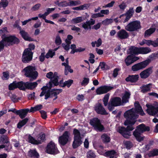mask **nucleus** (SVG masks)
I'll return each instance as SVG.
<instances>
[{"label":"nucleus","mask_w":158,"mask_h":158,"mask_svg":"<svg viewBox=\"0 0 158 158\" xmlns=\"http://www.w3.org/2000/svg\"><path fill=\"white\" fill-rule=\"evenodd\" d=\"M0 4H1L3 7L5 8L7 6L8 2L7 0H1V2L0 3Z\"/></svg>","instance_id":"nucleus-64"},{"label":"nucleus","mask_w":158,"mask_h":158,"mask_svg":"<svg viewBox=\"0 0 158 158\" xmlns=\"http://www.w3.org/2000/svg\"><path fill=\"white\" fill-rule=\"evenodd\" d=\"M19 34L21 35L22 37L26 41H35L36 40H34L29 36V34L28 33L26 32L25 31L23 30L19 32Z\"/></svg>","instance_id":"nucleus-24"},{"label":"nucleus","mask_w":158,"mask_h":158,"mask_svg":"<svg viewBox=\"0 0 158 158\" xmlns=\"http://www.w3.org/2000/svg\"><path fill=\"white\" fill-rule=\"evenodd\" d=\"M132 110V109H130L126 111L124 114V116L126 119L124 122V124L125 126H127L126 128L129 136L131 135L129 131L134 129L133 125L135 124L137 118V115H135L134 112L131 111Z\"/></svg>","instance_id":"nucleus-1"},{"label":"nucleus","mask_w":158,"mask_h":158,"mask_svg":"<svg viewBox=\"0 0 158 158\" xmlns=\"http://www.w3.org/2000/svg\"><path fill=\"white\" fill-rule=\"evenodd\" d=\"M116 153V152L114 150L108 151L105 152L104 156L107 157H110L112 155H114Z\"/></svg>","instance_id":"nucleus-54"},{"label":"nucleus","mask_w":158,"mask_h":158,"mask_svg":"<svg viewBox=\"0 0 158 158\" xmlns=\"http://www.w3.org/2000/svg\"><path fill=\"white\" fill-rule=\"evenodd\" d=\"M28 121V118H26L22 120H20L17 124V127L19 129H21L25 125Z\"/></svg>","instance_id":"nucleus-40"},{"label":"nucleus","mask_w":158,"mask_h":158,"mask_svg":"<svg viewBox=\"0 0 158 158\" xmlns=\"http://www.w3.org/2000/svg\"><path fill=\"white\" fill-rule=\"evenodd\" d=\"M9 77V73L8 72H4L3 73L2 78L3 80H7Z\"/></svg>","instance_id":"nucleus-62"},{"label":"nucleus","mask_w":158,"mask_h":158,"mask_svg":"<svg viewBox=\"0 0 158 158\" xmlns=\"http://www.w3.org/2000/svg\"><path fill=\"white\" fill-rule=\"evenodd\" d=\"M94 109L98 114L101 115H107L108 114L101 103L98 102L96 104Z\"/></svg>","instance_id":"nucleus-16"},{"label":"nucleus","mask_w":158,"mask_h":158,"mask_svg":"<svg viewBox=\"0 0 158 158\" xmlns=\"http://www.w3.org/2000/svg\"><path fill=\"white\" fill-rule=\"evenodd\" d=\"M0 142L3 144H6L5 145H7V147H8L10 145V142L9 141V139L6 135H2L0 137Z\"/></svg>","instance_id":"nucleus-31"},{"label":"nucleus","mask_w":158,"mask_h":158,"mask_svg":"<svg viewBox=\"0 0 158 158\" xmlns=\"http://www.w3.org/2000/svg\"><path fill=\"white\" fill-rule=\"evenodd\" d=\"M23 91H25L26 89L32 90L35 89L37 86L38 84L36 82H31L27 81L24 82L22 81Z\"/></svg>","instance_id":"nucleus-12"},{"label":"nucleus","mask_w":158,"mask_h":158,"mask_svg":"<svg viewBox=\"0 0 158 158\" xmlns=\"http://www.w3.org/2000/svg\"><path fill=\"white\" fill-rule=\"evenodd\" d=\"M62 43V40L60 36L59 35H56L55 41V44L57 45H60Z\"/></svg>","instance_id":"nucleus-56"},{"label":"nucleus","mask_w":158,"mask_h":158,"mask_svg":"<svg viewBox=\"0 0 158 158\" xmlns=\"http://www.w3.org/2000/svg\"><path fill=\"white\" fill-rule=\"evenodd\" d=\"M104 16V15L101 14L100 13H98L93 14L91 16V17L92 18H96L99 17H102Z\"/></svg>","instance_id":"nucleus-60"},{"label":"nucleus","mask_w":158,"mask_h":158,"mask_svg":"<svg viewBox=\"0 0 158 158\" xmlns=\"http://www.w3.org/2000/svg\"><path fill=\"white\" fill-rule=\"evenodd\" d=\"M141 28V26L139 21L136 20L129 23L125 27V28L127 31L131 32L137 31Z\"/></svg>","instance_id":"nucleus-6"},{"label":"nucleus","mask_w":158,"mask_h":158,"mask_svg":"<svg viewBox=\"0 0 158 158\" xmlns=\"http://www.w3.org/2000/svg\"><path fill=\"white\" fill-rule=\"evenodd\" d=\"M55 8H48L46 9V12H45L43 14H39L38 16L40 18H42L43 19H45L46 16L48 15L51 12L55 10Z\"/></svg>","instance_id":"nucleus-29"},{"label":"nucleus","mask_w":158,"mask_h":158,"mask_svg":"<svg viewBox=\"0 0 158 158\" xmlns=\"http://www.w3.org/2000/svg\"><path fill=\"white\" fill-rule=\"evenodd\" d=\"M138 59L137 57L131 55H128L125 60V62L127 66H128L131 64Z\"/></svg>","instance_id":"nucleus-22"},{"label":"nucleus","mask_w":158,"mask_h":158,"mask_svg":"<svg viewBox=\"0 0 158 158\" xmlns=\"http://www.w3.org/2000/svg\"><path fill=\"white\" fill-rule=\"evenodd\" d=\"M94 22L92 21H87L84 22L82 23V27L85 30H91V25H94Z\"/></svg>","instance_id":"nucleus-34"},{"label":"nucleus","mask_w":158,"mask_h":158,"mask_svg":"<svg viewBox=\"0 0 158 158\" xmlns=\"http://www.w3.org/2000/svg\"><path fill=\"white\" fill-rule=\"evenodd\" d=\"M66 43V45L65 44L63 43L62 44V46L63 48H64L65 50L66 51L69 50L70 48V43L69 42H65Z\"/></svg>","instance_id":"nucleus-59"},{"label":"nucleus","mask_w":158,"mask_h":158,"mask_svg":"<svg viewBox=\"0 0 158 158\" xmlns=\"http://www.w3.org/2000/svg\"><path fill=\"white\" fill-rule=\"evenodd\" d=\"M73 133L74 135V138L76 137V138H81L80 133L78 130L74 128L73 130Z\"/></svg>","instance_id":"nucleus-51"},{"label":"nucleus","mask_w":158,"mask_h":158,"mask_svg":"<svg viewBox=\"0 0 158 158\" xmlns=\"http://www.w3.org/2000/svg\"><path fill=\"white\" fill-rule=\"evenodd\" d=\"M110 96V94L109 93L107 94L103 98L102 101L103 104L105 106H107L108 105V100Z\"/></svg>","instance_id":"nucleus-44"},{"label":"nucleus","mask_w":158,"mask_h":158,"mask_svg":"<svg viewBox=\"0 0 158 158\" xmlns=\"http://www.w3.org/2000/svg\"><path fill=\"white\" fill-rule=\"evenodd\" d=\"M33 53H31L24 50L22 54V61L24 63H28L31 61L33 58Z\"/></svg>","instance_id":"nucleus-10"},{"label":"nucleus","mask_w":158,"mask_h":158,"mask_svg":"<svg viewBox=\"0 0 158 158\" xmlns=\"http://www.w3.org/2000/svg\"><path fill=\"white\" fill-rule=\"evenodd\" d=\"M139 76L138 74L129 75L125 78V81L127 82L131 83H136L139 80Z\"/></svg>","instance_id":"nucleus-19"},{"label":"nucleus","mask_w":158,"mask_h":158,"mask_svg":"<svg viewBox=\"0 0 158 158\" xmlns=\"http://www.w3.org/2000/svg\"><path fill=\"white\" fill-rule=\"evenodd\" d=\"M9 40L7 38L2 39L0 41V52L2 51L4 48V47H8L14 45L9 43Z\"/></svg>","instance_id":"nucleus-20"},{"label":"nucleus","mask_w":158,"mask_h":158,"mask_svg":"<svg viewBox=\"0 0 158 158\" xmlns=\"http://www.w3.org/2000/svg\"><path fill=\"white\" fill-rule=\"evenodd\" d=\"M129 54L131 55L133 54L138 55L139 54V48L132 46L129 48Z\"/></svg>","instance_id":"nucleus-35"},{"label":"nucleus","mask_w":158,"mask_h":158,"mask_svg":"<svg viewBox=\"0 0 158 158\" xmlns=\"http://www.w3.org/2000/svg\"><path fill=\"white\" fill-rule=\"evenodd\" d=\"M45 138V135L44 134H40L38 136L37 141H40L41 143V142H44Z\"/></svg>","instance_id":"nucleus-57"},{"label":"nucleus","mask_w":158,"mask_h":158,"mask_svg":"<svg viewBox=\"0 0 158 158\" xmlns=\"http://www.w3.org/2000/svg\"><path fill=\"white\" fill-rule=\"evenodd\" d=\"M89 79L88 78L84 77L83 78V80L81 83V85L82 86H85L87 85L89 83Z\"/></svg>","instance_id":"nucleus-55"},{"label":"nucleus","mask_w":158,"mask_h":158,"mask_svg":"<svg viewBox=\"0 0 158 158\" xmlns=\"http://www.w3.org/2000/svg\"><path fill=\"white\" fill-rule=\"evenodd\" d=\"M103 70H107L109 69V66L104 62H101L99 66Z\"/></svg>","instance_id":"nucleus-52"},{"label":"nucleus","mask_w":158,"mask_h":158,"mask_svg":"<svg viewBox=\"0 0 158 158\" xmlns=\"http://www.w3.org/2000/svg\"><path fill=\"white\" fill-rule=\"evenodd\" d=\"M128 33L124 29H122L117 32V37L120 39H125L128 38Z\"/></svg>","instance_id":"nucleus-21"},{"label":"nucleus","mask_w":158,"mask_h":158,"mask_svg":"<svg viewBox=\"0 0 158 158\" xmlns=\"http://www.w3.org/2000/svg\"><path fill=\"white\" fill-rule=\"evenodd\" d=\"M158 156V149H154L151 151L149 153V156L150 157H153Z\"/></svg>","instance_id":"nucleus-53"},{"label":"nucleus","mask_w":158,"mask_h":158,"mask_svg":"<svg viewBox=\"0 0 158 158\" xmlns=\"http://www.w3.org/2000/svg\"><path fill=\"white\" fill-rule=\"evenodd\" d=\"M35 66L29 65L25 68L23 70L25 73L24 75L27 77L30 78V81H32L35 80L38 76V73L36 71Z\"/></svg>","instance_id":"nucleus-2"},{"label":"nucleus","mask_w":158,"mask_h":158,"mask_svg":"<svg viewBox=\"0 0 158 158\" xmlns=\"http://www.w3.org/2000/svg\"><path fill=\"white\" fill-rule=\"evenodd\" d=\"M133 135L135 137L136 140L139 142H140L144 140V136H141V134L138 133L137 132L134 131Z\"/></svg>","instance_id":"nucleus-36"},{"label":"nucleus","mask_w":158,"mask_h":158,"mask_svg":"<svg viewBox=\"0 0 158 158\" xmlns=\"http://www.w3.org/2000/svg\"><path fill=\"white\" fill-rule=\"evenodd\" d=\"M87 158H95L96 155L94 152L92 150H90L87 152Z\"/></svg>","instance_id":"nucleus-46"},{"label":"nucleus","mask_w":158,"mask_h":158,"mask_svg":"<svg viewBox=\"0 0 158 158\" xmlns=\"http://www.w3.org/2000/svg\"><path fill=\"white\" fill-rule=\"evenodd\" d=\"M101 138L102 142L104 143H108L110 141V137L106 134H103L102 135Z\"/></svg>","instance_id":"nucleus-42"},{"label":"nucleus","mask_w":158,"mask_h":158,"mask_svg":"<svg viewBox=\"0 0 158 158\" xmlns=\"http://www.w3.org/2000/svg\"><path fill=\"white\" fill-rule=\"evenodd\" d=\"M124 146L128 150L130 149L133 147V144L130 141H126L124 142Z\"/></svg>","instance_id":"nucleus-48"},{"label":"nucleus","mask_w":158,"mask_h":158,"mask_svg":"<svg viewBox=\"0 0 158 158\" xmlns=\"http://www.w3.org/2000/svg\"><path fill=\"white\" fill-rule=\"evenodd\" d=\"M155 28H150L147 30L144 33V36L145 38L150 36L156 31Z\"/></svg>","instance_id":"nucleus-33"},{"label":"nucleus","mask_w":158,"mask_h":158,"mask_svg":"<svg viewBox=\"0 0 158 158\" xmlns=\"http://www.w3.org/2000/svg\"><path fill=\"white\" fill-rule=\"evenodd\" d=\"M22 81L17 82L14 81L12 83H10L8 86V89L10 90H13L15 89L18 88L20 90H23Z\"/></svg>","instance_id":"nucleus-13"},{"label":"nucleus","mask_w":158,"mask_h":158,"mask_svg":"<svg viewBox=\"0 0 158 158\" xmlns=\"http://www.w3.org/2000/svg\"><path fill=\"white\" fill-rule=\"evenodd\" d=\"M74 138L72 144V147L73 149H76L80 146L82 143L81 138Z\"/></svg>","instance_id":"nucleus-25"},{"label":"nucleus","mask_w":158,"mask_h":158,"mask_svg":"<svg viewBox=\"0 0 158 158\" xmlns=\"http://www.w3.org/2000/svg\"><path fill=\"white\" fill-rule=\"evenodd\" d=\"M35 45L33 44H30L28 45V48H26L24 50L28 52L31 53H33L32 52V50H34L35 49Z\"/></svg>","instance_id":"nucleus-45"},{"label":"nucleus","mask_w":158,"mask_h":158,"mask_svg":"<svg viewBox=\"0 0 158 158\" xmlns=\"http://www.w3.org/2000/svg\"><path fill=\"white\" fill-rule=\"evenodd\" d=\"M69 6H76L81 4V2L80 0L71 1L69 2Z\"/></svg>","instance_id":"nucleus-49"},{"label":"nucleus","mask_w":158,"mask_h":158,"mask_svg":"<svg viewBox=\"0 0 158 158\" xmlns=\"http://www.w3.org/2000/svg\"><path fill=\"white\" fill-rule=\"evenodd\" d=\"M89 124L97 131L102 132L105 129V127L102 124L100 120L98 118L95 117L91 119Z\"/></svg>","instance_id":"nucleus-4"},{"label":"nucleus","mask_w":158,"mask_h":158,"mask_svg":"<svg viewBox=\"0 0 158 158\" xmlns=\"http://www.w3.org/2000/svg\"><path fill=\"white\" fill-rule=\"evenodd\" d=\"M30 110L28 109H23L19 110L18 115L22 119L24 118L27 115Z\"/></svg>","instance_id":"nucleus-26"},{"label":"nucleus","mask_w":158,"mask_h":158,"mask_svg":"<svg viewBox=\"0 0 158 158\" xmlns=\"http://www.w3.org/2000/svg\"><path fill=\"white\" fill-rule=\"evenodd\" d=\"M7 32V28L6 27L3 28L0 30V36L2 39L4 38H7L10 40L8 42L9 43L13 45L18 44L20 42L19 39L15 35H6V34Z\"/></svg>","instance_id":"nucleus-3"},{"label":"nucleus","mask_w":158,"mask_h":158,"mask_svg":"<svg viewBox=\"0 0 158 158\" xmlns=\"http://www.w3.org/2000/svg\"><path fill=\"white\" fill-rule=\"evenodd\" d=\"M131 109H132V110L131 111L133 112L134 114L135 115H137V118L139 117V115L137 114L136 113L139 114L141 116H143L145 114L140 106L135 107L134 109L132 108Z\"/></svg>","instance_id":"nucleus-23"},{"label":"nucleus","mask_w":158,"mask_h":158,"mask_svg":"<svg viewBox=\"0 0 158 158\" xmlns=\"http://www.w3.org/2000/svg\"><path fill=\"white\" fill-rule=\"evenodd\" d=\"M69 132L66 131L64 132L61 136L59 137L58 142L60 145L64 146L67 143L69 139Z\"/></svg>","instance_id":"nucleus-9"},{"label":"nucleus","mask_w":158,"mask_h":158,"mask_svg":"<svg viewBox=\"0 0 158 158\" xmlns=\"http://www.w3.org/2000/svg\"><path fill=\"white\" fill-rule=\"evenodd\" d=\"M58 78H52L49 82V88L50 89L52 88V84H53L55 86H57L59 84L58 81Z\"/></svg>","instance_id":"nucleus-39"},{"label":"nucleus","mask_w":158,"mask_h":158,"mask_svg":"<svg viewBox=\"0 0 158 158\" xmlns=\"http://www.w3.org/2000/svg\"><path fill=\"white\" fill-rule=\"evenodd\" d=\"M151 51V49L148 47L139 48V54H146L150 52Z\"/></svg>","instance_id":"nucleus-37"},{"label":"nucleus","mask_w":158,"mask_h":158,"mask_svg":"<svg viewBox=\"0 0 158 158\" xmlns=\"http://www.w3.org/2000/svg\"><path fill=\"white\" fill-rule=\"evenodd\" d=\"M40 112L41 114L42 118L44 119H46L47 118V112L43 110H40Z\"/></svg>","instance_id":"nucleus-61"},{"label":"nucleus","mask_w":158,"mask_h":158,"mask_svg":"<svg viewBox=\"0 0 158 158\" xmlns=\"http://www.w3.org/2000/svg\"><path fill=\"white\" fill-rule=\"evenodd\" d=\"M113 22V19H106L102 22V24L105 25H108Z\"/></svg>","instance_id":"nucleus-50"},{"label":"nucleus","mask_w":158,"mask_h":158,"mask_svg":"<svg viewBox=\"0 0 158 158\" xmlns=\"http://www.w3.org/2000/svg\"><path fill=\"white\" fill-rule=\"evenodd\" d=\"M28 142L29 143H31L33 144L38 145L39 144H41V143L40 141H37L31 135H29L28 137Z\"/></svg>","instance_id":"nucleus-38"},{"label":"nucleus","mask_w":158,"mask_h":158,"mask_svg":"<svg viewBox=\"0 0 158 158\" xmlns=\"http://www.w3.org/2000/svg\"><path fill=\"white\" fill-rule=\"evenodd\" d=\"M146 106L147 107V112L149 115L154 116L158 113V106H154L148 104H146Z\"/></svg>","instance_id":"nucleus-14"},{"label":"nucleus","mask_w":158,"mask_h":158,"mask_svg":"<svg viewBox=\"0 0 158 158\" xmlns=\"http://www.w3.org/2000/svg\"><path fill=\"white\" fill-rule=\"evenodd\" d=\"M150 130L149 127L146 126L144 124L142 123L137 126L134 131L142 134L144 132L149 131Z\"/></svg>","instance_id":"nucleus-17"},{"label":"nucleus","mask_w":158,"mask_h":158,"mask_svg":"<svg viewBox=\"0 0 158 158\" xmlns=\"http://www.w3.org/2000/svg\"><path fill=\"white\" fill-rule=\"evenodd\" d=\"M46 152L48 154L55 155L58 154L59 151L54 142L50 141L46 147Z\"/></svg>","instance_id":"nucleus-8"},{"label":"nucleus","mask_w":158,"mask_h":158,"mask_svg":"<svg viewBox=\"0 0 158 158\" xmlns=\"http://www.w3.org/2000/svg\"><path fill=\"white\" fill-rule=\"evenodd\" d=\"M113 88L112 86L102 85L97 89L96 93L98 95H101L107 93Z\"/></svg>","instance_id":"nucleus-11"},{"label":"nucleus","mask_w":158,"mask_h":158,"mask_svg":"<svg viewBox=\"0 0 158 158\" xmlns=\"http://www.w3.org/2000/svg\"><path fill=\"white\" fill-rule=\"evenodd\" d=\"M28 156L31 158H39V154L35 149H30L28 152Z\"/></svg>","instance_id":"nucleus-27"},{"label":"nucleus","mask_w":158,"mask_h":158,"mask_svg":"<svg viewBox=\"0 0 158 158\" xmlns=\"http://www.w3.org/2000/svg\"><path fill=\"white\" fill-rule=\"evenodd\" d=\"M131 95L130 92L126 91L122 97V102L123 103H126L129 102V99Z\"/></svg>","instance_id":"nucleus-30"},{"label":"nucleus","mask_w":158,"mask_h":158,"mask_svg":"<svg viewBox=\"0 0 158 158\" xmlns=\"http://www.w3.org/2000/svg\"><path fill=\"white\" fill-rule=\"evenodd\" d=\"M150 62V60H147L135 64L132 66L131 68V70L133 72H136L142 69L145 68L149 64Z\"/></svg>","instance_id":"nucleus-7"},{"label":"nucleus","mask_w":158,"mask_h":158,"mask_svg":"<svg viewBox=\"0 0 158 158\" xmlns=\"http://www.w3.org/2000/svg\"><path fill=\"white\" fill-rule=\"evenodd\" d=\"M43 106L41 104L38 105L34 107H31L30 110L29 112L33 113L34 112L42 109L43 108Z\"/></svg>","instance_id":"nucleus-41"},{"label":"nucleus","mask_w":158,"mask_h":158,"mask_svg":"<svg viewBox=\"0 0 158 158\" xmlns=\"http://www.w3.org/2000/svg\"><path fill=\"white\" fill-rule=\"evenodd\" d=\"M152 85V84L151 83L146 85H143L140 87L141 89V92L143 93H145L148 92L150 91Z\"/></svg>","instance_id":"nucleus-32"},{"label":"nucleus","mask_w":158,"mask_h":158,"mask_svg":"<svg viewBox=\"0 0 158 158\" xmlns=\"http://www.w3.org/2000/svg\"><path fill=\"white\" fill-rule=\"evenodd\" d=\"M83 21V17L80 16L73 19L71 22L73 24H77L82 22Z\"/></svg>","instance_id":"nucleus-43"},{"label":"nucleus","mask_w":158,"mask_h":158,"mask_svg":"<svg viewBox=\"0 0 158 158\" xmlns=\"http://www.w3.org/2000/svg\"><path fill=\"white\" fill-rule=\"evenodd\" d=\"M73 81L72 79H69L68 81L64 82L62 87H65L67 86L68 88H69L72 84L73 83Z\"/></svg>","instance_id":"nucleus-47"},{"label":"nucleus","mask_w":158,"mask_h":158,"mask_svg":"<svg viewBox=\"0 0 158 158\" xmlns=\"http://www.w3.org/2000/svg\"><path fill=\"white\" fill-rule=\"evenodd\" d=\"M121 99L120 97H115L111 98L108 103V109L111 111L114 109V107L122 105Z\"/></svg>","instance_id":"nucleus-5"},{"label":"nucleus","mask_w":158,"mask_h":158,"mask_svg":"<svg viewBox=\"0 0 158 158\" xmlns=\"http://www.w3.org/2000/svg\"><path fill=\"white\" fill-rule=\"evenodd\" d=\"M58 6L59 7H64L69 6V3L66 1H61L58 3Z\"/></svg>","instance_id":"nucleus-58"},{"label":"nucleus","mask_w":158,"mask_h":158,"mask_svg":"<svg viewBox=\"0 0 158 158\" xmlns=\"http://www.w3.org/2000/svg\"><path fill=\"white\" fill-rule=\"evenodd\" d=\"M146 44L147 45L150 46L151 45H152L154 47V41H152L151 40H146Z\"/></svg>","instance_id":"nucleus-63"},{"label":"nucleus","mask_w":158,"mask_h":158,"mask_svg":"<svg viewBox=\"0 0 158 158\" xmlns=\"http://www.w3.org/2000/svg\"><path fill=\"white\" fill-rule=\"evenodd\" d=\"M152 67H150L141 72L139 73L141 78L146 79L148 78L152 73Z\"/></svg>","instance_id":"nucleus-15"},{"label":"nucleus","mask_w":158,"mask_h":158,"mask_svg":"<svg viewBox=\"0 0 158 158\" xmlns=\"http://www.w3.org/2000/svg\"><path fill=\"white\" fill-rule=\"evenodd\" d=\"M118 131L125 138H128L129 136V135L128 134L125 127H119Z\"/></svg>","instance_id":"nucleus-28"},{"label":"nucleus","mask_w":158,"mask_h":158,"mask_svg":"<svg viewBox=\"0 0 158 158\" xmlns=\"http://www.w3.org/2000/svg\"><path fill=\"white\" fill-rule=\"evenodd\" d=\"M134 13V10L133 7L130 8L129 10L125 13L123 14L120 15L119 18H121L122 17L124 16H126L125 19L123 21V23H125L128 21L133 16Z\"/></svg>","instance_id":"nucleus-18"}]
</instances>
